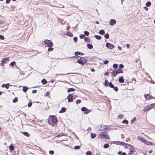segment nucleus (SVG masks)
Segmentation results:
<instances>
[{
    "label": "nucleus",
    "mask_w": 155,
    "mask_h": 155,
    "mask_svg": "<svg viewBox=\"0 0 155 155\" xmlns=\"http://www.w3.org/2000/svg\"><path fill=\"white\" fill-rule=\"evenodd\" d=\"M133 150H130V151L129 152V154H132L133 152Z\"/></svg>",
    "instance_id": "obj_63"
},
{
    "label": "nucleus",
    "mask_w": 155,
    "mask_h": 155,
    "mask_svg": "<svg viewBox=\"0 0 155 155\" xmlns=\"http://www.w3.org/2000/svg\"><path fill=\"white\" fill-rule=\"evenodd\" d=\"M123 124H127L128 123V122L127 120H123L122 122Z\"/></svg>",
    "instance_id": "obj_40"
},
{
    "label": "nucleus",
    "mask_w": 155,
    "mask_h": 155,
    "mask_svg": "<svg viewBox=\"0 0 155 155\" xmlns=\"http://www.w3.org/2000/svg\"><path fill=\"white\" fill-rule=\"evenodd\" d=\"M104 37L106 39L108 38H109V35L108 33L105 34L104 35Z\"/></svg>",
    "instance_id": "obj_36"
},
{
    "label": "nucleus",
    "mask_w": 155,
    "mask_h": 155,
    "mask_svg": "<svg viewBox=\"0 0 155 155\" xmlns=\"http://www.w3.org/2000/svg\"><path fill=\"white\" fill-rule=\"evenodd\" d=\"M113 88L116 91H117L118 90V88L117 87H113Z\"/></svg>",
    "instance_id": "obj_54"
},
{
    "label": "nucleus",
    "mask_w": 155,
    "mask_h": 155,
    "mask_svg": "<svg viewBox=\"0 0 155 155\" xmlns=\"http://www.w3.org/2000/svg\"><path fill=\"white\" fill-rule=\"evenodd\" d=\"M9 84L8 83L6 84H3L2 85V87H5L6 89H8L9 88Z\"/></svg>",
    "instance_id": "obj_15"
},
{
    "label": "nucleus",
    "mask_w": 155,
    "mask_h": 155,
    "mask_svg": "<svg viewBox=\"0 0 155 155\" xmlns=\"http://www.w3.org/2000/svg\"><path fill=\"white\" fill-rule=\"evenodd\" d=\"M86 155H91V151H88L86 153Z\"/></svg>",
    "instance_id": "obj_44"
},
{
    "label": "nucleus",
    "mask_w": 155,
    "mask_h": 155,
    "mask_svg": "<svg viewBox=\"0 0 155 155\" xmlns=\"http://www.w3.org/2000/svg\"><path fill=\"white\" fill-rule=\"evenodd\" d=\"M66 134H64L63 133H60L59 134L56 136L57 137H61L64 135H66Z\"/></svg>",
    "instance_id": "obj_24"
},
{
    "label": "nucleus",
    "mask_w": 155,
    "mask_h": 155,
    "mask_svg": "<svg viewBox=\"0 0 155 155\" xmlns=\"http://www.w3.org/2000/svg\"><path fill=\"white\" fill-rule=\"evenodd\" d=\"M49 94H50L49 92L48 91L46 93V94H45V96H48L49 95Z\"/></svg>",
    "instance_id": "obj_61"
},
{
    "label": "nucleus",
    "mask_w": 155,
    "mask_h": 155,
    "mask_svg": "<svg viewBox=\"0 0 155 155\" xmlns=\"http://www.w3.org/2000/svg\"><path fill=\"white\" fill-rule=\"evenodd\" d=\"M117 71V74L122 73H123V71L122 69L118 68Z\"/></svg>",
    "instance_id": "obj_25"
},
{
    "label": "nucleus",
    "mask_w": 155,
    "mask_h": 155,
    "mask_svg": "<svg viewBox=\"0 0 155 155\" xmlns=\"http://www.w3.org/2000/svg\"><path fill=\"white\" fill-rule=\"evenodd\" d=\"M67 35L69 37H72L73 36L72 34L70 32H68Z\"/></svg>",
    "instance_id": "obj_35"
},
{
    "label": "nucleus",
    "mask_w": 155,
    "mask_h": 155,
    "mask_svg": "<svg viewBox=\"0 0 155 155\" xmlns=\"http://www.w3.org/2000/svg\"><path fill=\"white\" fill-rule=\"evenodd\" d=\"M15 63V62H12L10 64V65L12 66H13L14 65Z\"/></svg>",
    "instance_id": "obj_53"
},
{
    "label": "nucleus",
    "mask_w": 155,
    "mask_h": 155,
    "mask_svg": "<svg viewBox=\"0 0 155 155\" xmlns=\"http://www.w3.org/2000/svg\"><path fill=\"white\" fill-rule=\"evenodd\" d=\"M109 87L111 88H113V87H114V85L111 82H110L109 83Z\"/></svg>",
    "instance_id": "obj_34"
},
{
    "label": "nucleus",
    "mask_w": 155,
    "mask_h": 155,
    "mask_svg": "<svg viewBox=\"0 0 155 155\" xmlns=\"http://www.w3.org/2000/svg\"><path fill=\"white\" fill-rule=\"evenodd\" d=\"M75 91V89L73 88H70L68 89V92H70L71 91Z\"/></svg>",
    "instance_id": "obj_31"
},
{
    "label": "nucleus",
    "mask_w": 155,
    "mask_h": 155,
    "mask_svg": "<svg viewBox=\"0 0 155 155\" xmlns=\"http://www.w3.org/2000/svg\"><path fill=\"white\" fill-rule=\"evenodd\" d=\"M84 40L85 41L89 42L90 41V39L88 37H85L84 38Z\"/></svg>",
    "instance_id": "obj_38"
},
{
    "label": "nucleus",
    "mask_w": 155,
    "mask_h": 155,
    "mask_svg": "<svg viewBox=\"0 0 155 155\" xmlns=\"http://www.w3.org/2000/svg\"><path fill=\"white\" fill-rule=\"evenodd\" d=\"M18 99L17 97H15V99L13 100V103H16L18 101Z\"/></svg>",
    "instance_id": "obj_42"
},
{
    "label": "nucleus",
    "mask_w": 155,
    "mask_h": 155,
    "mask_svg": "<svg viewBox=\"0 0 155 155\" xmlns=\"http://www.w3.org/2000/svg\"><path fill=\"white\" fill-rule=\"evenodd\" d=\"M108 61L107 60H105L104 61V64H107L108 63Z\"/></svg>",
    "instance_id": "obj_59"
},
{
    "label": "nucleus",
    "mask_w": 155,
    "mask_h": 155,
    "mask_svg": "<svg viewBox=\"0 0 155 155\" xmlns=\"http://www.w3.org/2000/svg\"><path fill=\"white\" fill-rule=\"evenodd\" d=\"M49 153L51 155H53L54 153V152L53 150H50L49 151Z\"/></svg>",
    "instance_id": "obj_47"
},
{
    "label": "nucleus",
    "mask_w": 155,
    "mask_h": 155,
    "mask_svg": "<svg viewBox=\"0 0 155 155\" xmlns=\"http://www.w3.org/2000/svg\"><path fill=\"white\" fill-rule=\"evenodd\" d=\"M129 144H127V143H125V144L124 145V148L126 149L128 148V146H129Z\"/></svg>",
    "instance_id": "obj_46"
},
{
    "label": "nucleus",
    "mask_w": 155,
    "mask_h": 155,
    "mask_svg": "<svg viewBox=\"0 0 155 155\" xmlns=\"http://www.w3.org/2000/svg\"><path fill=\"white\" fill-rule=\"evenodd\" d=\"M116 21L114 19H112L110 20V25H113L116 23Z\"/></svg>",
    "instance_id": "obj_13"
},
{
    "label": "nucleus",
    "mask_w": 155,
    "mask_h": 155,
    "mask_svg": "<svg viewBox=\"0 0 155 155\" xmlns=\"http://www.w3.org/2000/svg\"><path fill=\"white\" fill-rule=\"evenodd\" d=\"M87 47L88 48L91 49L93 48V45L91 44H87Z\"/></svg>",
    "instance_id": "obj_22"
},
{
    "label": "nucleus",
    "mask_w": 155,
    "mask_h": 155,
    "mask_svg": "<svg viewBox=\"0 0 155 155\" xmlns=\"http://www.w3.org/2000/svg\"><path fill=\"white\" fill-rule=\"evenodd\" d=\"M9 60V58H5L3 59L2 61H1V65L2 66H3L5 63L7 61H8Z\"/></svg>",
    "instance_id": "obj_7"
},
{
    "label": "nucleus",
    "mask_w": 155,
    "mask_h": 155,
    "mask_svg": "<svg viewBox=\"0 0 155 155\" xmlns=\"http://www.w3.org/2000/svg\"><path fill=\"white\" fill-rule=\"evenodd\" d=\"M84 35L86 36H88L89 34V32L87 31H84Z\"/></svg>",
    "instance_id": "obj_43"
},
{
    "label": "nucleus",
    "mask_w": 155,
    "mask_h": 155,
    "mask_svg": "<svg viewBox=\"0 0 155 155\" xmlns=\"http://www.w3.org/2000/svg\"><path fill=\"white\" fill-rule=\"evenodd\" d=\"M74 60V62H77L81 64H84L86 63V60L84 58L79 56H74L73 57Z\"/></svg>",
    "instance_id": "obj_1"
},
{
    "label": "nucleus",
    "mask_w": 155,
    "mask_h": 155,
    "mask_svg": "<svg viewBox=\"0 0 155 155\" xmlns=\"http://www.w3.org/2000/svg\"><path fill=\"white\" fill-rule=\"evenodd\" d=\"M37 92L36 90H33L32 91V93L33 94L36 93Z\"/></svg>",
    "instance_id": "obj_60"
},
{
    "label": "nucleus",
    "mask_w": 155,
    "mask_h": 155,
    "mask_svg": "<svg viewBox=\"0 0 155 155\" xmlns=\"http://www.w3.org/2000/svg\"><path fill=\"white\" fill-rule=\"evenodd\" d=\"M91 136L92 138H94L95 137L96 135L95 134L92 133L91 134Z\"/></svg>",
    "instance_id": "obj_29"
},
{
    "label": "nucleus",
    "mask_w": 155,
    "mask_h": 155,
    "mask_svg": "<svg viewBox=\"0 0 155 155\" xmlns=\"http://www.w3.org/2000/svg\"><path fill=\"white\" fill-rule=\"evenodd\" d=\"M22 133L24 135H25V136L27 137H28L30 136L29 134L27 132H22Z\"/></svg>",
    "instance_id": "obj_19"
},
{
    "label": "nucleus",
    "mask_w": 155,
    "mask_h": 155,
    "mask_svg": "<svg viewBox=\"0 0 155 155\" xmlns=\"http://www.w3.org/2000/svg\"><path fill=\"white\" fill-rule=\"evenodd\" d=\"M84 35L81 34L80 35V37L81 38H84Z\"/></svg>",
    "instance_id": "obj_48"
},
{
    "label": "nucleus",
    "mask_w": 155,
    "mask_h": 155,
    "mask_svg": "<svg viewBox=\"0 0 155 155\" xmlns=\"http://www.w3.org/2000/svg\"><path fill=\"white\" fill-rule=\"evenodd\" d=\"M138 139L143 143H144L145 142H146V140L141 137H138Z\"/></svg>",
    "instance_id": "obj_14"
},
{
    "label": "nucleus",
    "mask_w": 155,
    "mask_h": 155,
    "mask_svg": "<svg viewBox=\"0 0 155 155\" xmlns=\"http://www.w3.org/2000/svg\"><path fill=\"white\" fill-rule=\"evenodd\" d=\"M117 48L120 51L122 50V48L121 47H120V46H118L117 47Z\"/></svg>",
    "instance_id": "obj_64"
},
{
    "label": "nucleus",
    "mask_w": 155,
    "mask_h": 155,
    "mask_svg": "<svg viewBox=\"0 0 155 155\" xmlns=\"http://www.w3.org/2000/svg\"><path fill=\"white\" fill-rule=\"evenodd\" d=\"M106 46L107 48L110 49H112L114 47V46L110 43L107 42L106 44Z\"/></svg>",
    "instance_id": "obj_6"
},
{
    "label": "nucleus",
    "mask_w": 155,
    "mask_h": 155,
    "mask_svg": "<svg viewBox=\"0 0 155 155\" xmlns=\"http://www.w3.org/2000/svg\"><path fill=\"white\" fill-rule=\"evenodd\" d=\"M4 37L2 35H0V39L1 40H4Z\"/></svg>",
    "instance_id": "obj_56"
},
{
    "label": "nucleus",
    "mask_w": 155,
    "mask_h": 155,
    "mask_svg": "<svg viewBox=\"0 0 155 155\" xmlns=\"http://www.w3.org/2000/svg\"><path fill=\"white\" fill-rule=\"evenodd\" d=\"M126 46L127 48H129L130 47V44H127L126 45Z\"/></svg>",
    "instance_id": "obj_62"
},
{
    "label": "nucleus",
    "mask_w": 155,
    "mask_h": 155,
    "mask_svg": "<svg viewBox=\"0 0 155 155\" xmlns=\"http://www.w3.org/2000/svg\"><path fill=\"white\" fill-rule=\"evenodd\" d=\"M130 150H133L134 148H133V147L130 144L129 145V146H128V148Z\"/></svg>",
    "instance_id": "obj_28"
},
{
    "label": "nucleus",
    "mask_w": 155,
    "mask_h": 155,
    "mask_svg": "<svg viewBox=\"0 0 155 155\" xmlns=\"http://www.w3.org/2000/svg\"><path fill=\"white\" fill-rule=\"evenodd\" d=\"M51 119L52 121L54 123H56L57 122L58 120L57 118L54 116L51 117Z\"/></svg>",
    "instance_id": "obj_11"
},
{
    "label": "nucleus",
    "mask_w": 155,
    "mask_h": 155,
    "mask_svg": "<svg viewBox=\"0 0 155 155\" xmlns=\"http://www.w3.org/2000/svg\"><path fill=\"white\" fill-rule=\"evenodd\" d=\"M74 54L75 55H83L84 54L82 53H81L79 51H77L76 52H75L74 53Z\"/></svg>",
    "instance_id": "obj_18"
},
{
    "label": "nucleus",
    "mask_w": 155,
    "mask_h": 155,
    "mask_svg": "<svg viewBox=\"0 0 155 155\" xmlns=\"http://www.w3.org/2000/svg\"><path fill=\"white\" fill-rule=\"evenodd\" d=\"M109 147V145L108 144L106 143L104 144L103 146L104 148H107Z\"/></svg>",
    "instance_id": "obj_32"
},
{
    "label": "nucleus",
    "mask_w": 155,
    "mask_h": 155,
    "mask_svg": "<svg viewBox=\"0 0 155 155\" xmlns=\"http://www.w3.org/2000/svg\"><path fill=\"white\" fill-rule=\"evenodd\" d=\"M146 5L147 6L149 7L151 5V2H148L146 3Z\"/></svg>",
    "instance_id": "obj_39"
},
{
    "label": "nucleus",
    "mask_w": 155,
    "mask_h": 155,
    "mask_svg": "<svg viewBox=\"0 0 155 155\" xmlns=\"http://www.w3.org/2000/svg\"><path fill=\"white\" fill-rule=\"evenodd\" d=\"M81 101L80 100H77L76 102V103L78 104H80L81 103Z\"/></svg>",
    "instance_id": "obj_52"
},
{
    "label": "nucleus",
    "mask_w": 155,
    "mask_h": 155,
    "mask_svg": "<svg viewBox=\"0 0 155 155\" xmlns=\"http://www.w3.org/2000/svg\"><path fill=\"white\" fill-rule=\"evenodd\" d=\"M118 81L120 83H123L124 82V80L123 76H121L118 79Z\"/></svg>",
    "instance_id": "obj_16"
},
{
    "label": "nucleus",
    "mask_w": 155,
    "mask_h": 155,
    "mask_svg": "<svg viewBox=\"0 0 155 155\" xmlns=\"http://www.w3.org/2000/svg\"><path fill=\"white\" fill-rule=\"evenodd\" d=\"M68 101L69 102H71L73 101V97L71 94H69L68 97Z\"/></svg>",
    "instance_id": "obj_9"
},
{
    "label": "nucleus",
    "mask_w": 155,
    "mask_h": 155,
    "mask_svg": "<svg viewBox=\"0 0 155 155\" xmlns=\"http://www.w3.org/2000/svg\"><path fill=\"white\" fill-rule=\"evenodd\" d=\"M28 89V87H23L22 90L24 92H25L27 91Z\"/></svg>",
    "instance_id": "obj_20"
},
{
    "label": "nucleus",
    "mask_w": 155,
    "mask_h": 155,
    "mask_svg": "<svg viewBox=\"0 0 155 155\" xmlns=\"http://www.w3.org/2000/svg\"><path fill=\"white\" fill-rule=\"evenodd\" d=\"M117 67H118V65H117V64H114L113 65V68L115 69L117 68Z\"/></svg>",
    "instance_id": "obj_41"
},
{
    "label": "nucleus",
    "mask_w": 155,
    "mask_h": 155,
    "mask_svg": "<svg viewBox=\"0 0 155 155\" xmlns=\"http://www.w3.org/2000/svg\"><path fill=\"white\" fill-rule=\"evenodd\" d=\"M104 33H105L104 31V30H103V29L101 30L99 32V33L100 34H101L102 35L104 34Z\"/></svg>",
    "instance_id": "obj_21"
},
{
    "label": "nucleus",
    "mask_w": 155,
    "mask_h": 155,
    "mask_svg": "<svg viewBox=\"0 0 155 155\" xmlns=\"http://www.w3.org/2000/svg\"><path fill=\"white\" fill-rule=\"evenodd\" d=\"M41 83L44 84H45L47 83V81L45 79H43L41 80Z\"/></svg>",
    "instance_id": "obj_30"
},
{
    "label": "nucleus",
    "mask_w": 155,
    "mask_h": 155,
    "mask_svg": "<svg viewBox=\"0 0 155 155\" xmlns=\"http://www.w3.org/2000/svg\"><path fill=\"white\" fill-rule=\"evenodd\" d=\"M119 67H120V68H123L124 67V66L123 65V64H119Z\"/></svg>",
    "instance_id": "obj_57"
},
{
    "label": "nucleus",
    "mask_w": 155,
    "mask_h": 155,
    "mask_svg": "<svg viewBox=\"0 0 155 155\" xmlns=\"http://www.w3.org/2000/svg\"><path fill=\"white\" fill-rule=\"evenodd\" d=\"M111 76L114 77L117 74V72L116 70H113L112 71L111 73Z\"/></svg>",
    "instance_id": "obj_12"
},
{
    "label": "nucleus",
    "mask_w": 155,
    "mask_h": 155,
    "mask_svg": "<svg viewBox=\"0 0 155 155\" xmlns=\"http://www.w3.org/2000/svg\"><path fill=\"white\" fill-rule=\"evenodd\" d=\"M144 143L146 144L147 145H152V143L149 142L146 140V142H145Z\"/></svg>",
    "instance_id": "obj_26"
},
{
    "label": "nucleus",
    "mask_w": 155,
    "mask_h": 155,
    "mask_svg": "<svg viewBox=\"0 0 155 155\" xmlns=\"http://www.w3.org/2000/svg\"><path fill=\"white\" fill-rule=\"evenodd\" d=\"M32 102H30L28 104V107H30L32 105Z\"/></svg>",
    "instance_id": "obj_50"
},
{
    "label": "nucleus",
    "mask_w": 155,
    "mask_h": 155,
    "mask_svg": "<svg viewBox=\"0 0 155 155\" xmlns=\"http://www.w3.org/2000/svg\"><path fill=\"white\" fill-rule=\"evenodd\" d=\"M136 120V118L135 117H134L132 120H131V123H133Z\"/></svg>",
    "instance_id": "obj_58"
},
{
    "label": "nucleus",
    "mask_w": 155,
    "mask_h": 155,
    "mask_svg": "<svg viewBox=\"0 0 155 155\" xmlns=\"http://www.w3.org/2000/svg\"><path fill=\"white\" fill-rule=\"evenodd\" d=\"M101 128H102V129L101 128L100 129L98 130L102 131V130H105L106 129H109L110 128V126L108 125H101Z\"/></svg>",
    "instance_id": "obj_5"
},
{
    "label": "nucleus",
    "mask_w": 155,
    "mask_h": 155,
    "mask_svg": "<svg viewBox=\"0 0 155 155\" xmlns=\"http://www.w3.org/2000/svg\"><path fill=\"white\" fill-rule=\"evenodd\" d=\"M94 37L96 38V39L98 40H100L101 39V37L99 35H95Z\"/></svg>",
    "instance_id": "obj_27"
},
{
    "label": "nucleus",
    "mask_w": 155,
    "mask_h": 155,
    "mask_svg": "<svg viewBox=\"0 0 155 155\" xmlns=\"http://www.w3.org/2000/svg\"><path fill=\"white\" fill-rule=\"evenodd\" d=\"M118 117L120 118H121L123 117V116L122 114H119L118 115Z\"/></svg>",
    "instance_id": "obj_45"
},
{
    "label": "nucleus",
    "mask_w": 155,
    "mask_h": 155,
    "mask_svg": "<svg viewBox=\"0 0 155 155\" xmlns=\"http://www.w3.org/2000/svg\"><path fill=\"white\" fill-rule=\"evenodd\" d=\"M53 48H52L49 47L48 49V51H52L53 50Z\"/></svg>",
    "instance_id": "obj_55"
},
{
    "label": "nucleus",
    "mask_w": 155,
    "mask_h": 155,
    "mask_svg": "<svg viewBox=\"0 0 155 155\" xmlns=\"http://www.w3.org/2000/svg\"><path fill=\"white\" fill-rule=\"evenodd\" d=\"M66 110V108L64 107H63L61 110L59 111V113H63Z\"/></svg>",
    "instance_id": "obj_17"
},
{
    "label": "nucleus",
    "mask_w": 155,
    "mask_h": 155,
    "mask_svg": "<svg viewBox=\"0 0 155 155\" xmlns=\"http://www.w3.org/2000/svg\"><path fill=\"white\" fill-rule=\"evenodd\" d=\"M144 96L145 98L147 100H150L154 98L152 96H151L148 94H145Z\"/></svg>",
    "instance_id": "obj_10"
},
{
    "label": "nucleus",
    "mask_w": 155,
    "mask_h": 155,
    "mask_svg": "<svg viewBox=\"0 0 155 155\" xmlns=\"http://www.w3.org/2000/svg\"><path fill=\"white\" fill-rule=\"evenodd\" d=\"M101 139H110L109 135L106 134L105 132H103L101 133L98 136Z\"/></svg>",
    "instance_id": "obj_2"
},
{
    "label": "nucleus",
    "mask_w": 155,
    "mask_h": 155,
    "mask_svg": "<svg viewBox=\"0 0 155 155\" xmlns=\"http://www.w3.org/2000/svg\"><path fill=\"white\" fill-rule=\"evenodd\" d=\"M44 42L46 44L48 47H52L53 45V43L51 42L50 40H45Z\"/></svg>",
    "instance_id": "obj_4"
},
{
    "label": "nucleus",
    "mask_w": 155,
    "mask_h": 155,
    "mask_svg": "<svg viewBox=\"0 0 155 155\" xmlns=\"http://www.w3.org/2000/svg\"><path fill=\"white\" fill-rule=\"evenodd\" d=\"M118 144L124 146L125 144V143L122 142H118Z\"/></svg>",
    "instance_id": "obj_37"
},
{
    "label": "nucleus",
    "mask_w": 155,
    "mask_h": 155,
    "mask_svg": "<svg viewBox=\"0 0 155 155\" xmlns=\"http://www.w3.org/2000/svg\"><path fill=\"white\" fill-rule=\"evenodd\" d=\"M155 104H153L147 106L146 107H144L143 109V111L144 112L150 109L152 107L154 106Z\"/></svg>",
    "instance_id": "obj_3"
},
{
    "label": "nucleus",
    "mask_w": 155,
    "mask_h": 155,
    "mask_svg": "<svg viewBox=\"0 0 155 155\" xmlns=\"http://www.w3.org/2000/svg\"><path fill=\"white\" fill-rule=\"evenodd\" d=\"M9 148L11 150H13L14 149V147L12 145H10L9 146Z\"/></svg>",
    "instance_id": "obj_23"
},
{
    "label": "nucleus",
    "mask_w": 155,
    "mask_h": 155,
    "mask_svg": "<svg viewBox=\"0 0 155 155\" xmlns=\"http://www.w3.org/2000/svg\"><path fill=\"white\" fill-rule=\"evenodd\" d=\"M81 110L82 111L84 112V113L86 114H87L89 113L90 110L87 109L86 107H83L81 108Z\"/></svg>",
    "instance_id": "obj_8"
},
{
    "label": "nucleus",
    "mask_w": 155,
    "mask_h": 155,
    "mask_svg": "<svg viewBox=\"0 0 155 155\" xmlns=\"http://www.w3.org/2000/svg\"><path fill=\"white\" fill-rule=\"evenodd\" d=\"M109 83L108 81L106 79L105 81L104 85L105 86H108V84Z\"/></svg>",
    "instance_id": "obj_33"
},
{
    "label": "nucleus",
    "mask_w": 155,
    "mask_h": 155,
    "mask_svg": "<svg viewBox=\"0 0 155 155\" xmlns=\"http://www.w3.org/2000/svg\"><path fill=\"white\" fill-rule=\"evenodd\" d=\"M73 40L75 42H76L77 41V37H75L73 38Z\"/></svg>",
    "instance_id": "obj_51"
},
{
    "label": "nucleus",
    "mask_w": 155,
    "mask_h": 155,
    "mask_svg": "<svg viewBox=\"0 0 155 155\" xmlns=\"http://www.w3.org/2000/svg\"><path fill=\"white\" fill-rule=\"evenodd\" d=\"M80 148V147L79 146H75L74 147L75 149H79Z\"/></svg>",
    "instance_id": "obj_49"
}]
</instances>
